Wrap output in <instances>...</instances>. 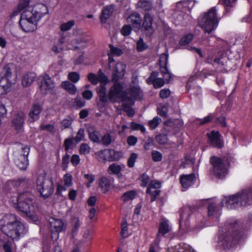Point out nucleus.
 Wrapping results in <instances>:
<instances>
[{
    "instance_id": "nucleus-1",
    "label": "nucleus",
    "mask_w": 252,
    "mask_h": 252,
    "mask_svg": "<svg viewBox=\"0 0 252 252\" xmlns=\"http://www.w3.org/2000/svg\"><path fill=\"white\" fill-rule=\"evenodd\" d=\"M30 0H21L18 5V11L23 10L19 21L23 31L26 32H32L37 28V23L48 13L47 7L39 3L32 7L29 5Z\"/></svg>"
},
{
    "instance_id": "nucleus-2",
    "label": "nucleus",
    "mask_w": 252,
    "mask_h": 252,
    "mask_svg": "<svg viewBox=\"0 0 252 252\" xmlns=\"http://www.w3.org/2000/svg\"><path fill=\"white\" fill-rule=\"evenodd\" d=\"M1 230L13 240H19L28 232L27 226L13 214H7L1 220Z\"/></svg>"
},
{
    "instance_id": "nucleus-3",
    "label": "nucleus",
    "mask_w": 252,
    "mask_h": 252,
    "mask_svg": "<svg viewBox=\"0 0 252 252\" xmlns=\"http://www.w3.org/2000/svg\"><path fill=\"white\" fill-rule=\"evenodd\" d=\"M13 202L15 208L25 214L32 221L36 222L38 218L35 213L36 209L32 195L28 192L20 193Z\"/></svg>"
},
{
    "instance_id": "nucleus-4",
    "label": "nucleus",
    "mask_w": 252,
    "mask_h": 252,
    "mask_svg": "<svg viewBox=\"0 0 252 252\" xmlns=\"http://www.w3.org/2000/svg\"><path fill=\"white\" fill-rule=\"evenodd\" d=\"M228 209L252 204V188L246 189L223 200Z\"/></svg>"
},
{
    "instance_id": "nucleus-5",
    "label": "nucleus",
    "mask_w": 252,
    "mask_h": 252,
    "mask_svg": "<svg viewBox=\"0 0 252 252\" xmlns=\"http://www.w3.org/2000/svg\"><path fill=\"white\" fill-rule=\"evenodd\" d=\"M219 20L216 7H214L199 19L198 24L205 33H210L217 28Z\"/></svg>"
},
{
    "instance_id": "nucleus-6",
    "label": "nucleus",
    "mask_w": 252,
    "mask_h": 252,
    "mask_svg": "<svg viewBox=\"0 0 252 252\" xmlns=\"http://www.w3.org/2000/svg\"><path fill=\"white\" fill-rule=\"evenodd\" d=\"M109 100L115 102H128L130 105H133V101L126 91H124V87L120 82H114V85L110 88L108 93Z\"/></svg>"
},
{
    "instance_id": "nucleus-7",
    "label": "nucleus",
    "mask_w": 252,
    "mask_h": 252,
    "mask_svg": "<svg viewBox=\"0 0 252 252\" xmlns=\"http://www.w3.org/2000/svg\"><path fill=\"white\" fill-rule=\"evenodd\" d=\"M194 208L189 206L183 207L180 210V227L187 230H199L204 226L203 222L202 220V217L199 215L196 220V224L190 228V224L188 221V218Z\"/></svg>"
},
{
    "instance_id": "nucleus-8",
    "label": "nucleus",
    "mask_w": 252,
    "mask_h": 252,
    "mask_svg": "<svg viewBox=\"0 0 252 252\" xmlns=\"http://www.w3.org/2000/svg\"><path fill=\"white\" fill-rule=\"evenodd\" d=\"M212 166L210 172L219 179H222L227 174V167L224 161L220 158L213 156L210 159Z\"/></svg>"
},
{
    "instance_id": "nucleus-9",
    "label": "nucleus",
    "mask_w": 252,
    "mask_h": 252,
    "mask_svg": "<svg viewBox=\"0 0 252 252\" xmlns=\"http://www.w3.org/2000/svg\"><path fill=\"white\" fill-rule=\"evenodd\" d=\"M36 183L37 190L44 198L48 197L53 194L54 187L51 178H47L43 175H39Z\"/></svg>"
},
{
    "instance_id": "nucleus-10",
    "label": "nucleus",
    "mask_w": 252,
    "mask_h": 252,
    "mask_svg": "<svg viewBox=\"0 0 252 252\" xmlns=\"http://www.w3.org/2000/svg\"><path fill=\"white\" fill-rule=\"evenodd\" d=\"M229 224V232L232 233V236H224L222 238V245L225 249L232 248L236 244L238 243L242 235L239 233L234 234V230H236L238 228L237 221L236 220H232L231 222H228Z\"/></svg>"
},
{
    "instance_id": "nucleus-11",
    "label": "nucleus",
    "mask_w": 252,
    "mask_h": 252,
    "mask_svg": "<svg viewBox=\"0 0 252 252\" xmlns=\"http://www.w3.org/2000/svg\"><path fill=\"white\" fill-rule=\"evenodd\" d=\"M30 151V148L25 146H21L18 151L14 152L15 163L21 170H25L28 167V156Z\"/></svg>"
},
{
    "instance_id": "nucleus-12",
    "label": "nucleus",
    "mask_w": 252,
    "mask_h": 252,
    "mask_svg": "<svg viewBox=\"0 0 252 252\" xmlns=\"http://www.w3.org/2000/svg\"><path fill=\"white\" fill-rule=\"evenodd\" d=\"M39 87L41 93L46 94L53 91L55 84L49 75L44 74L39 77Z\"/></svg>"
},
{
    "instance_id": "nucleus-13",
    "label": "nucleus",
    "mask_w": 252,
    "mask_h": 252,
    "mask_svg": "<svg viewBox=\"0 0 252 252\" xmlns=\"http://www.w3.org/2000/svg\"><path fill=\"white\" fill-rule=\"evenodd\" d=\"M126 70V65L122 62L117 63L113 67L112 74V81L119 82L124 78Z\"/></svg>"
},
{
    "instance_id": "nucleus-14",
    "label": "nucleus",
    "mask_w": 252,
    "mask_h": 252,
    "mask_svg": "<svg viewBox=\"0 0 252 252\" xmlns=\"http://www.w3.org/2000/svg\"><path fill=\"white\" fill-rule=\"evenodd\" d=\"M171 227L169 225L168 220L165 219H162L160 221L159 225L158 233L157 235V238L155 241V245L158 247V244L160 241V237L164 236L171 230Z\"/></svg>"
},
{
    "instance_id": "nucleus-15",
    "label": "nucleus",
    "mask_w": 252,
    "mask_h": 252,
    "mask_svg": "<svg viewBox=\"0 0 252 252\" xmlns=\"http://www.w3.org/2000/svg\"><path fill=\"white\" fill-rule=\"evenodd\" d=\"M49 222L52 234L54 232L59 234L60 232L64 231L66 229V226L61 220L51 218L49 220Z\"/></svg>"
},
{
    "instance_id": "nucleus-16",
    "label": "nucleus",
    "mask_w": 252,
    "mask_h": 252,
    "mask_svg": "<svg viewBox=\"0 0 252 252\" xmlns=\"http://www.w3.org/2000/svg\"><path fill=\"white\" fill-rule=\"evenodd\" d=\"M153 21V19L151 15L149 13H146L144 16L143 28L146 32V34L148 36L152 35L155 32L152 26Z\"/></svg>"
},
{
    "instance_id": "nucleus-17",
    "label": "nucleus",
    "mask_w": 252,
    "mask_h": 252,
    "mask_svg": "<svg viewBox=\"0 0 252 252\" xmlns=\"http://www.w3.org/2000/svg\"><path fill=\"white\" fill-rule=\"evenodd\" d=\"M207 135L212 146L219 148H221L223 146V144L220 139V135L219 131L213 130Z\"/></svg>"
},
{
    "instance_id": "nucleus-18",
    "label": "nucleus",
    "mask_w": 252,
    "mask_h": 252,
    "mask_svg": "<svg viewBox=\"0 0 252 252\" xmlns=\"http://www.w3.org/2000/svg\"><path fill=\"white\" fill-rule=\"evenodd\" d=\"M180 183L185 189H188L193 185L195 181V176L194 174L182 175L180 178Z\"/></svg>"
},
{
    "instance_id": "nucleus-19",
    "label": "nucleus",
    "mask_w": 252,
    "mask_h": 252,
    "mask_svg": "<svg viewBox=\"0 0 252 252\" xmlns=\"http://www.w3.org/2000/svg\"><path fill=\"white\" fill-rule=\"evenodd\" d=\"M42 107L38 103L34 104L29 114V121L30 122H33L38 120L39 118V115L41 112Z\"/></svg>"
},
{
    "instance_id": "nucleus-20",
    "label": "nucleus",
    "mask_w": 252,
    "mask_h": 252,
    "mask_svg": "<svg viewBox=\"0 0 252 252\" xmlns=\"http://www.w3.org/2000/svg\"><path fill=\"white\" fill-rule=\"evenodd\" d=\"M25 114L23 112H18L14 117L12 121L13 126L17 130H21L24 123Z\"/></svg>"
},
{
    "instance_id": "nucleus-21",
    "label": "nucleus",
    "mask_w": 252,
    "mask_h": 252,
    "mask_svg": "<svg viewBox=\"0 0 252 252\" xmlns=\"http://www.w3.org/2000/svg\"><path fill=\"white\" fill-rule=\"evenodd\" d=\"M142 22L140 15L137 12H133L127 18V22L133 27H139Z\"/></svg>"
},
{
    "instance_id": "nucleus-22",
    "label": "nucleus",
    "mask_w": 252,
    "mask_h": 252,
    "mask_svg": "<svg viewBox=\"0 0 252 252\" xmlns=\"http://www.w3.org/2000/svg\"><path fill=\"white\" fill-rule=\"evenodd\" d=\"M82 224V221L78 217L73 216L71 217L70 225L71 226V234L72 236H75L77 233Z\"/></svg>"
},
{
    "instance_id": "nucleus-23",
    "label": "nucleus",
    "mask_w": 252,
    "mask_h": 252,
    "mask_svg": "<svg viewBox=\"0 0 252 252\" xmlns=\"http://www.w3.org/2000/svg\"><path fill=\"white\" fill-rule=\"evenodd\" d=\"M11 86V80L0 78V95L5 94L9 92Z\"/></svg>"
},
{
    "instance_id": "nucleus-24",
    "label": "nucleus",
    "mask_w": 252,
    "mask_h": 252,
    "mask_svg": "<svg viewBox=\"0 0 252 252\" xmlns=\"http://www.w3.org/2000/svg\"><path fill=\"white\" fill-rule=\"evenodd\" d=\"M96 91L100 101L104 103L107 102L108 101V96L106 94V86H105V85H101L99 88L97 89Z\"/></svg>"
},
{
    "instance_id": "nucleus-25",
    "label": "nucleus",
    "mask_w": 252,
    "mask_h": 252,
    "mask_svg": "<svg viewBox=\"0 0 252 252\" xmlns=\"http://www.w3.org/2000/svg\"><path fill=\"white\" fill-rule=\"evenodd\" d=\"M61 87L70 94H74L77 92L76 86L68 81L63 82Z\"/></svg>"
},
{
    "instance_id": "nucleus-26",
    "label": "nucleus",
    "mask_w": 252,
    "mask_h": 252,
    "mask_svg": "<svg viewBox=\"0 0 252 252\" xmlns=\"http://www.w3.org/2000/svg\"><path fill=\"white\" fill-rule=\"evenodd\" d=\"M130 94L129 97H131L133 100V98L141 99L142 97V93L140 88L138 86L131 87L130 89ZM134 102V101H133Z\"/></svg>"
},
{
    "instance_id": "nucleus-27",
    "label": "nucleus",
    "mask_w": 252,
    "mask_h": 252,
    "mask_svg": "<svg viewBox=\"0 0 252 252\" xmlns=\"http://www.w3.org/2000/svg\"><path fill=\"white\" fill-rule=\"evenodd\" d=\"M113 13V7L107 6L102 11L100 19L102 23H105Z\"/></svg>"
},
{
    "instance_id": "nucleus-28",
    "label": "nucleus",
    "mask_w": 252,
    "mask_h": 252,
    "mask_svg": "<svg viewBox=\"0 0 252 252\" xmlns=\"http://www.w3.org/2000/svg\"><path fill=\"white\" fill-rule=\"evenodd\" d=\"M35 74L33 72H29L25 75L22 79V84L27 87L31 85L35 78Z\"/></svg>"
},
{
    "instance_id": "nucleus-29",
    "label": "nucleus",
    "mask_w": 252,
    "mask_h": 252,
    "mask_svg": "<svg viewBox=\"0 0 252 252\" xmlns=\"http://www.w3.org/2000/svg\"><path fill=\"white\" fill-rule=\"evenodd\" d=\"M208 214L209 217L215 216L219 214V210L217 209L216 204L211 200H207Z\"/></svg>"
},
{
    "instance_id": "nucleus-30",
    "label": "nucleus",
    "mask_w": 252,
    "mask_h": 252,
    "mask_svg": "<svg viewBox=\"0 0 252 252\" xmlns=\"http://www.w3.org/2000/svg\"><path fill=\"white\" fill-rule=\"evenodd\" d=\"M90 139L94 142L100 143V134L99 132L93 129H89L88 130Z\"/></svg>"
},
{
    "instance_id": "nucleus-31",
    "label": "nucleus",
    "mask_w": 252,
    "mask_h": 252,
    "mask_svg": "<svg viewBox=\"0 0 252 252\" xmlns=\"http://www.w3.org/2000/svg\"><path fill=\"white\" fill-rule=\"evenodd\" d=\"M122 167L117 163H112L108 168V173L110 175H119L122 170Z\"/></svg>"
},
{
    "instance_id": "nucleus-32",
    "label": "nucleus",
    "mask_w": 252,
    "mask_h": 252,
    "mask_svg": "<svg viewBox=\"0 0 252 252\" xmlns=\"http://www.w3.org/2000/svg\"><path fill=\"white\" fill-rule=\"evenodd\" d=\"M138 5L144 10H150L153 8V3L150 0H139Z\"/></svg>"
},
{
    "instance_id": "nucleus-33",
    "label": "nucleus",
    "mask_w": 252,
    "mask_h": 252,
    "mask_svg": "<svg viewBox=\"0 0 252 252\" xmlns=\"http://www.w3.org/2000/svg\"><path fill=\"white\" fill-rule=\"evenodd\" d=\"M99 187L103 193L107 192L110 188L109 180L105 177L101 178L99 181Z\"/></svg>"
},
{
    "instance_id": "nucleus-34",
    "label": "nucleus",
    "mask_w": 252,
    "mask_h": 252,
    "mask_svg": "<svg viewBox=\"0 0 252 252\" xmlns=\"http://www.w3.org/2000/svg\"><path fill=\"white\" fill-rule=\"evenodd\" d=\"M114 141V139L109 133H105L102 137L101 139H100V142H102V143L105 146L110 145Z\"/></svg>"
},
{
    "instance_id": "nucleus-35",
    "label": "nucleus",
    "mask_w": 252,
    "mask_h": 252,
    "mask_svg": "<svg viewBox=\"0 0 252 252\" xmlns=\"http://www.w3.org/2000/svg\"><path fill=\"white\" fill-rule=\"evenodd\" d=\"M2 73L3 75L0 78H5L8 80H10L12 76V71L10 65L7 64L4 66Z\"/></svg>"
},
{
    "instance_id": "nucleus-36",
    "label": "nucleus",
    "mask_w": 252,
    "mask_h": 252,
    "mask_svg": "<svg viewBox=\"0 0 252 252\" xmlns=\"http://www.w3.org/2000/svg\"><path fill=\"white\" fill-rule=\"evenodd\" d=\"M91 147L87 143H82L80 145L79 154L81 155H87L91 151Z\"/></svg>"
},
{
    "instance_id": "nucleus-37",
    "label": "nucleus",
    "mask_w": 252,
    "mask_h": 252,
    "mask_svg": "<svg viewBox=\"0 0 252 252\" xmlns=\"http://www.w3.org/2000/svg\"><path fill=\"white\" fill-rule=\"evenodd\" d=\"M161 187L160 183L157 181H152L146 190V193H149L151 192L152 189H158Z\"/></svg>"
},
{
    "instance_id": "nucleus-38",
    "label": "nucleus",
    "mask_w": 252,
    "mask_h": 252,
    "mask_svg": "<svg viewBox=\"0 0 252 252\" xmlns=\"http://www.w3.org/2000/svg\"><path fill=\"white\" fill-rule=\"evenodd\" d=\"M111 149H105L99 152V156L104 160L111 161Z\"/></svg>"
},
{
    "instance_id": "nucleus-39",
    "label": "nucleus",
    "mask_w": 252,
    "mask_h": 252,
    "mask_svg": "<svg viewBox=\"0 0 252 252\" xmlns=\"http://www.w3.org/2000/svg\"><path fill=\"white\" fill-rule=\"evenodd\" d=\"M135 196V192L134 190H131L125 193L122 197V200L124 202H127L133 199Z\"/></svg>"
},
{
    "instance_id": "nucleus-40",
    "label": "nucleus",
    "mask_w": 252,
    "mask_h": 252,
    "mask_svg": "<svg viewBox=\"0 0 252 252\" xmlns=\"http://www.w3.org/2000/svg\"><path fill=\"white\" fill-rule=\"evenodd\" d=\"M155 139L156 141L159 144L165 145L168 142L167 136L164 134H160L157 135Z\"/></svg>"
},
{
    "instance_id": "nucleus-41",
    "label": "nucleus",
    "mask_w": 252,
    "mask_h": 252,
    "mask_svg": "<svg viewBox=\"0 0 252 252\" xmlns=\"http://www.w3.org/2000/svg\"><path fill=\"white\" fill-rule=\"evenodd\" d=\"M74 25V21L70 20L66 23L62 24L61 25V30L62 32H66L70 30Z\"/></svg>"
},
{
    "instance_id": "nucleus-42",
    "label": "nucleus",
    "mask_w": 252,
    "mask_h": 252,
    "mask_svg": "<svg viewBox=\"0 0 252 252\" xmlns=\"http://www.w3.org/2000/svg\"><path fill=\"white\" fill-rule=\"evenodd\" d=\"M64 185L69 188L72 186V176L69 173L65 174L63 178Z\"/></svg>"
},
{
    "instance_id": "nucleus-43",
    "label": "nucleus",
    "mask_w": 252,
    "mask_h": 252,
    "mask_svg": "<svg viewBox=\"0 0 252 252\" xmlns=\"http://www.w3.org/2000/svg\"><path fill=\"white\" fill-rule=\"evenodd\" d=\"M193 37V35L192 33H189L186 35L185 36L183 37L180 41V44L181 45H186L189 43L190 41L192 40Z\"/></svg>"
},
{
    "instance_id": "nucleus-44",
    "label": "nucleus",
    "mask_w": 252,
    "mask_h": 252,
    "mask_svg": "<svg viewBox=\"0 0 252 252\" xmlns=\"http://www.w3.org/2000/svg\"><path fill=\"white\" fill-rule=\"evenodd\" d=\"M110 51L109 53L113 56H121L123 52L122 50L117 47H114L112 45H109Z\"/></svg>"
},
{
    "instance_id": "nucleus-45",
    "label": "nucleus",
    "mask_w": 252,
    "mask_h": 252,
    "mask_svg": "<svg viewBox=\"0 0 252 252\" xmlns=\"http://www.w3.org/2000/svg\"><path fill=\"white\" fill-rule=\"evenodd\" d=\"M68 79L72 83H76L80 80V75L77 72H71L68 73Z\"/></svg>"
},
{
    "instance_id": "nucleus-46",
    "label": "nucleus",
    "mask_w": 252,
    "mask_h": 252,
    "mask_svg": "<svg viewBox=\"0 0 252 252\" xmlns=\"http://www.w3.org/2000/svg\"><path fill=\"white\" fill-rule=\"evenodd\" d=\"M138 158V155L135 153H132L129 157L127 160V166L132 168L134 167L135 162Z\"/></svg>"
},
{
    "instance_id": "nucleus-47",
    "label": "nucleus",
    "mask_w": 252,
    "mask_h": 252,
    "mask_svg": "<svg viewBox=\"0 0 252 252\" xmlns=\"http://www.w3.org/2000/svg\"><path fill=\"white\" fill-rule=\"evenodd\" d=\"M132 105H130L128 102H124L123 103V110L127 113V114L130 117H132L134 115V111L133 109L130 108Z\"/></svg>"
},
{
    "instance_id": "nucleus-48",
    "label": "nucleus",
    "mask_w": 252,
    "mask_h": 252,
    "mask_svg": "<svg viewBox=\"0 0 252 252\" xmlns=\"http://www.w3.org/2000/svg\"><path fill=\"white\" fill-rule=\"evenodd\" d=\"M72 119L70 117L66 118L61 122V127L63 129L68 128L71 125Z\"/></svg>"
},
{
    "instance_id": "nucleus-49",
    "label": "nucleus",
    "mask_w": 252,
    "mask_h": 252,
    "mask_svg": "<svg viewBox=\"0 0 252 252\" xmlns=\"http://www.w3.org/2000/svg\"><path fill=\"white\" fill-rule=\"evenodd\" d=\"M161 119L158 117H156L154 118L152 120L149 121V126L151 129H154L158 126V125L161 123Z\"/></svg>"
},
{
    "instance_id": "nucleus-50",
    "label": "nucleus",
    "mask_w": 252,
    "mask_h": 252,
    "mask_svg": "<svg viewBox=\"0 0 252 252\" xmlns=\"http://www.w3.org/2000/svg\"><path fill=\"white\" fill-rule=\"evenodd\" d=\"M111 161L118 160L122 157V154L121 152L116 151L111 149Z\"/></svg>"
},
{
    "instance_id": "nucleus-51",
    "label": "nucleus",
    "mask_w": 252,
    "mask_h": 252,
    "mask_svg": "<svg viewBox=\"0 0 252 252\" xmlns=\"http://www.w3.org/2000/svg\"><path fill=\"white\" fill-rule=\"evenodd\" d=\"M160 71L162 74V76L163 78V79L164 80V82L165 81H166L167 82H169L171 77V75L168 71L167 68L166 67H161Z\"/></svg>"
},
{
    "instance_id": "nucleus-52",
    "label": "nucleus",
    "mask_w": 252,
    "mask_h": 252,
    "mask_svg": "<svg viewBox=\"0 0 252 252\" xmlns=\"http://www.w3.org/2000/svg\"><path fill=\"white\" fill-rule=\"evenodd\" d=\"M140 180L141 181V185L142 187H146L149 183L150 179L148 175L143 173L140 177Z\"/></svg>"
},
{
    "instance_id": "nucleus-53",
    "label": "nucleus",
    "mask_w": 252,
    "mask_h": 252,
    "mask_svg": "<svg viewBox=\"0 0 252 252\" xmlns=\"http://www.w3.org/2000/svg\"><path fill=\"white\" fill-rule=\"evenodd\" d=\"M25 183V180L23 179L14 180L8 182V184L14 188H17L20 186L24 185Z\"/></svg>"
},
{
    "instance_id": "nucleus-54",
    "label": "nucleus",
    "mask_w": 252,
    "mask_h": 252,
    "mask_svg": "<svg viewBox=\"0 0 252 252\" xmlns=\"http://www.w3.org/2000/svg\"><path fill=\"white\" fill-rule=\"evenodd\" d=\"M88 78L89 81L94 85H96L99 82L98 74L97 75L90 73L88 74Z\"/></svg>"
},
{
    "instance_id": "nucleus-55",
    "label": "nucleus",
    "mask_w": 252,
    "mask_h": 252,
    "mask_svg": "<svg viewBox=\"0 0 252 252\" xmlns=\"http://www.w3.org/2000/svg\"><path fill=\"white\" fill-rule=\"evenodd\" d=\"M148 48L147 45L144 42L142 38L137 42V50L141 52Z\"/></svg>"
},
{
    "instance_id": "nucleus-56",
    "label": "nucleus",
    "mask_w": 252,
    "mask_h": 252,
    "mask_svg": "<svg viewBox=\"0 0 252 252\" xmlns=\"http://www.w3.org/2000/svg\"><path fill=\"white\" fill-rule=\"evenodd\" d=\"M98 77L99 81L101 83V85H106L108 82L107 76L102 72L101 69L98 71Z\"/></svg>"
},
{
    "instance_id": "nucleus-57",
    "label": "nucleus",
    "mask_w": 252,
    "mask_h": 252,
    "mask_svg": "<svg viewBox=\"0 0 252 252\" xmlns=\"http://www.w3.org/2000/svg\"><path fill=\"white\" fill-rule=\"evenodd\" d=\"M158 73L156 71L153 72L150 76L147 79V82L148 84H153L156 80L158 78Z\"/></svg>"
},
{
    "instance_id": "nucleus-58",
    "label": "nucleus",
    "mask_w": 252,
    "mask_h": 252,
    "mask_svg": "<svg viewBox=\"0 0 252 252\" xmlns=\"http://www.w3.org/2000/svg\"><path fill=\"white\" fill-rule=\"evenodd\" d=\"M84 129L80 128L75 137V140L77 142H80L83 140L85 138Z\"/></svg>"
},
{
    "instance_id": "nucleus-59",
    "label": "nucleus",
    "mask_w": 252,
    "mask_h": 252,
    "mask_svg": "<svg viewBox=\"0 0 252 252\" xmlns=\"http://www.w3.org/2000/svg\"><path fill=\"white\" fill-rule=\"evenodd\" d=\"M152 157L153 160L155 161H160L162 160V154L158 151H153L152 153Z\"/></svg>"
},
{
    "instance_id": "nucleus-60",
    "label": "nucleus",
    "mask_w": 252,
    "mask_h": 252,
    "mask_svg": "<svg viewBox=\"0 0 252 252\" xmlns=\"http://www.w3.org/2000/svg\"><path fill=\"white\" fill-rule=\"evenodd\" d=\"M168 57V55L166 54H163L160 56L159 62L160 65L161 66V67H166Z\"/></svg>"
},
{
    "instance_id": "nucleus-61",
    "label": "nucleus",
    "mask_w": 252,
    "mask_h": 252,
    "mask_svg": "<svg viewBox=\"0 0 252 252\" xmlns=\"http://www.w3.org/2000/svg\"><path fill=\"white\" fill-rule=\"evenodd\" d=\"M131 28L129 25L124 26L121 30V33L124 36L128 35L131 32Z\"/></svg>"
},
{
    "instance_id": "nucleus-62",
    "label": "nucleus",
    "mask_w": 252,
    "mask_h": 252,
    "mask_svg": "<svg viewBox=\"0 0 252 252\" xmlns=\"http://www.w3.org/2000/svg\"><path fill=\"white\" fill-rule=\"evenodd\" d=\"M70 157L68 154H66L63 157L62 159V166L63 170H65L67 167L69 161Z\"/></svg>"
},
{
    "instance_id": "nucleus-63",
    "label": "nucleus",
    "mask_w": 252,
    "mask_h": 252,
    "mask_svg": "<svg viewBox=\"0 0 252 252\" xmlns=\"http://www.w3.org/2000/svg\"><path fill=\"white\" fill-rule=\"evenodd\" d=\"M40 129L42 130H46L50 132H53L54 131V126L52 125L48 124L46 125H41Z\"/></svg>"
},
{
    "instance_id": "nucleus-64",
    "label": "nucleus",
    "mask_w": 252,
    "mask_h": 252,
    "mask_svg": "<svg viewBox=\"0 0 252 252\" xmlns=\"http://www.w3.org/2000/svg\"><path fill=\"white\" fill-rule=\"evenodd\" d=\"M164 83L165 82L163 78H158L154 83L153 85L155 88L157 89L162 87Z\"/></svg>"
}]
</instances>
